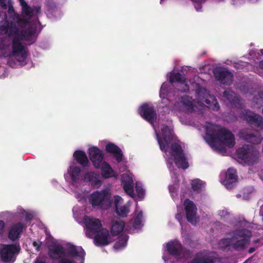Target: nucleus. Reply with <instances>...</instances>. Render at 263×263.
<instances>
[{"instance_id": "61", "label": "nucleus", "mask_w": 263, "mask_h": 263, "mask_svg": "<svg viewBox=\"0 0 263 263\" xmlns=\"http://www.w3.org/2000/svg\"><path fill=\"white\" fill-rule=\"evenodd\" d=\"M262 53H263V52H262Z\"/></svg>"}, {"instance_id": "12", "label": "nucleus", "mask_w": 263, "mask_h": 263, "mask_svg": "<svg viewBox=\"0 0 263 263\" xmlns=\"http://www.w3.org/2000/svg\"><path fill=\"white\" fill-rule=\"evenodd\" d=\"M139 111L141 116L151 124H153L157 119V113L154 107L147 103L142 105Z\"/></svg>"}, {"instance_id": "56", "label": "nucleus", "mask_w": 263, "mask_h": 263, "mask_svg": "<svg viewBox=\"0 0 263 263\" xmlns=\"http://www.w3.org/2000/svg\"><path fill=\"white\" fill-rule=\"evenodd\" d=\"M202 90V88H199L197 90V93L198 94H199L200 92V91Z\"/></svg>"}, {"instance_id": "19", "label": "nucleus", "mask_w": 263, "mask_h": 263, "mask_svg": "<svg viewBox=\"0 0 263 263\" xmlns=\"http://www.w3.org/2000/svg\"><path fill=\"white\" fill-rule=\"evenodd\" d=\"M105 149L107 153L113 155L117 162L120 163L122 161L123 154L118 146L112 143H108L106 145Z\"/></svg>"}, {"instance_id": "27", "label": "nucleus", "mask_w": 263, "mask_h": 263, "mask_svg": "<svg viewBox=\"0 0 263 263\" xmlns=\"http://www.w3.org/2000/svg\"><path fill=\"white\" fill-rule=\"evenodd\" d=\"M73 157L83 167H86L88 165L89 160L86 153L84 151L81 150L76 151L73 153Z\"/></svg>"}, {"instance_id": "20", "label": "nucleus", "mask_w": 263, "mask_h": 263, "mask_svg": "<svg viewBox=\"0 0 263 263\" xmlns=\"http://www.w3.org/2000/svg\"><path fill=\"white\" fill-rule=\"evenodd\" d=\"M166 248L168 253L176 257H179L183 252L182 245L177 240L168 242L167 243Z\"/></svg>"}, {"instance_id": "41", "label": "nucleus", "mask_w": 263, "mask_h": 263, "mask_svg": "<svg viewBox=\"0 0 263 263\" xmlns=\"http://www.w3.org/2000/svg\"><path fill=\"white\" fill-rule=\"evenodd\" d=\"M135 188L138 197L140 198H143L145 195V191L142 186L136 184Z\"/></svg>"}, {"instance_id": "3", "label": "nucleus", "mask_w": 263, "mask_h": 263, "mask_svg": "<svg viewBox=\"0 0 263 263\" xmlns=\"http://www.w3.org/2000/svg\"><path fill=\"white\" fill-rule=\"evenodd\" d=\"M236 156L243 165L251 166L258 162L260 153L255 146L245 144L237 149Z\"/></svg>"}, {"instance_id": "13", "label": "nucleus", "mask_w": 263, "mask_h": 263, "mask_svg": "<svg viewBox=\"0 0 263 263\" xmlns=\"http://www.w3.org/2000/svg\"><path fill=\"white\" fill-rule=\"evenodd\" d=\"M22 8V13L25 19L29 21L41 13L40 6L30 7L25 0H18Z\"/></svg>"}, {"instance_id": "51", "label": "nucleus", "mask_w": 263, "mask_h": 263, "mask_svg": "<svg viewBox=\"0 0 263 263\" xmlns=\"http://www.w3.org/2000/svg\"><path fill=\"white\" fill-rule=\"evenodd\" d=\"M176 219L181 224L182 222V215L180 213H178L176 215Z\"/></svg>"}, {"instance_id": "21", "label": "nucleus", "mask_w": 263, "mask_h": 263, "mask_svg": "<svg viewBox=\"0 0 263 263\" xmlns=\"http://www.w3.org/2000/svg\"><path fill=\"white\" fill-rule=\"evenodd\" d=\"M48 255L53 260L59 259L65 256L64 248L59 245H55L48 248Z\"/></svg>"}, {"instance_id": "22", "label": "nucleus", "mask_w": 263, "mask_h": 263, "mask_svg": "<svg viewBox=\"0 0 263 263\" xmlns=\"http://www.w3.org/2000/svg\"><path fill=\"white\" fill-rule=\"evenodd\" d=\"M238 179L236 170L233 168L228 169L226 174V178L224 180V185L227 189L233 188V183H235Z\"/></svg>"}, {"instance_id": "42", "label": "nucleus", "mask_w": 263, "mask_h": 263, "mask_svg": "<svg viewBox=\"0 0 263 263\" xmlns=\"http://www.w3.org/2000/svg\"><path fill=\"white\" fill-rule=\"evenodd\" d=\"M17 54V60L20 62H24L27 57V50L22 51Z\"/></svg>"}, {"instance_id": "29", "label": "nucleus", "mask_w": 263, "mask_h": 263, "mask_svg": "<svg viewBox=\"0 0 263 263\" xmlns=\"http://www.w3.org/2000/svg\"><path fill=\"white\" fill-rule=\"evenodd\" d=\"M14 38L12 40V52L15 54L26 50V48L22 44L21 41H23L16 35H12Z\"/></svg>"}, {"instance_id": "28", "label": "nucleus", "mask_w": 263, "mask_h": 263, "mask_svg": "<svg viewBox=\"0 0 263 263\" xmlns=\"http://www.w3.org/2000/svg\"><path fill=\"white\" fill-rule=\"evenodd\" d=\"M174 163L178 168L185 170L189 167L188 159L184 153L174 158Z\"/></svg>"}, {"instance_id": "25", "label": "nucleus", "mask_w": 263, "mask_h": 263, "mask_svg": "<svg viewBox=\"0 0 263 263\" xmlns=\"http://www.w3.org/2000/svg\"><path fill=\"white\" fill-rule=\"evenodd\" d=\"M84 179L90 183L91 185L99 187L102 184L100 180V175L94 172H88L84 175Z\"/></svg>"}, {"instance_id": "24", "label": "nucleus", "mask_w": 263, "mask_h": 263, "mask_svg": "<svg viewBox=\"0 0 263 263\" xmlns=\"http://www.w3.org/2000/svg\"><path fill=\"white\" fill-rule=\"evenodd\" d=\"M67 253L71 257H79L82 262H84L85 252L81 247L71 245L67 249Z\"/></svg>"}, {"instance_id": "49", "label": "nucleus", "mask_w": 263, "mask_h": 263, "mask_svg": "<svg viewBox=\"0 0 263 263\" xmlns=\"http://www.w3.org/2000/svg\"><path fill=\"white\" fill-rule=\"evenodd\" d=\"M0 5L4 9H7V6L6 4V0H0Z\"/></svg>"}, {"instance_id": "48", "label": "nucleus", "mask_w": 263, "mask_h": 263, "mask_svg": "<svg viewBox=\"0 0 263 263\" xmlns=\"http://www.w3.org/2000/svg\"><path fill=\"white\" fill-rule=\"evenodd\" d=\"M5 226V223L3 220H0V236H1L4 232V229Z\"/></svg>"}, {"instance_id": "17", "label": "nucleus", "mask_w": 263, "mask_h": 263, "mask_svg": "<svg viewBox=\"0 0 263 263\" xmlns=\"http://www.w3.org/2000/svg\"><path fill=\"white\" fill-rule=\"evenodd\" d=\"M241 139L253 144H258L261 143L262 138L259 133H248L245 131L239 133Z\"/></svg>"}, {"instance_id": "7", "label": "nucleus", "mask_w": 263, "mask_h": 263, "mask_svg": "<svg viewBox=\"0 0 263 263\" xmlns=\"http://www.w3.org/2000/svg\"><path fill=\"white\" fill-rule=\"evenodd\" d=\"M84 221L85 226V234L89 238H92L96 233L103 228L100 220L98 218L85 216Z\"/></svg>"}, {"instance_id": "35", "label": "nucleus", "mask_w": 263, "mask_h": 263, "mask_svg": "<svg viewBox=\"0 0 263 263\" xmlns=\"http://www.w3.org/2000/svg\"><path fill=\"white\" fill-rule=\"evenodd\" d=\"M182 102L188 111H192L194 110V106L192 97L187 96L182 97Z\"/></svg>"}, {"instance_id": "53", "label": "nucleus", "mask_w": 263, "mask_h": 263, "mask_svg": "<svg viewBox=\"0 0 263 263\" xmlns=\"http://www.w3.org/2000/svg\"><path fill=\"white\" fill-rule=\"evenodd\" d=\"M258 66L259 68L263 70V60L259 62Z\"/></svg>"}, {"instance_id": "59", "label": "nucleus", "mask_w": 263, "mask_h": 263, "mask_svg": "<svg viewBox=\"0 0 263 263\" xmlns=\"http://www.w3.org/2000/svg\"><path fill=\"white\" fill-rule=\"evenodd\" d=\"M193 2H196V0H192Z\"/></svg>"}, {"instance_id": "37", "label": "nucleus", "mask_w": 263, "mask_h": 263, "mask_svg": "<svg viewBox=\"0 0 263 263\" xmlns=\"http://www.w3.org/2000/svg\"><path fill=\"white\" fill-rule=\"evenodd\" d=\"M143 217V214L142 211H140L137 214L133 223V226L135 229H138L140 227L142 223V218Z\"/></svg>"}, {"instance_id": "43", "label": "nucleus", "mask_w": 263, "mask_h": 263, "mask_svg": "<svg viewBox=\"0 0 263 263\" xmlns=\"http://www.w3.org/2000/svg\"><path fill=\"white\" fill-rule=\"evenodd\" d=\"M257 104H261L263 102V91H260L255 96L253 99Z\"/></svg>"}, {"instance_id": "52", "label": "nucleus", "mask_w": 263, "mask_h": 263, "mask_svg": "<svg viewBox=\"0 0 263 263\" xmlns=\"http://www.w3.org/2000/svg\"><path fill=\"white\" fill-rule=\"evenodd\" d=\"M219 214L221 216H225V215L228 214V213L227 211L222 210V211H219Z\"/></svg>"}, {"instance_id": "30", "label": "nucleus", "mask_w": 263, "mask_h": 263, "mask_svg": "<svg viewBox=\"0 0 263 263\" xmlns=\"http://www.w3.org/2000/svg\"><path fill=\"white\" fill-rule=\"evenodd\" d=\"M125 223L123 221H113L110 232L113 236H116L123 231Z\"/></svg>"}, {"instance_id": "14", "label": "nucleus", "mask_w": 263, "mask_h": 263, "mask_svg": "<svg viewBox=\"0 0 263 263\" xmlns=\"http://www.w3.org/2000/svg\"><path fill=\"white\" fill-rule=\"evenodd\" d=\"M92 238L93 243L97 247L106 246L111 242L109 231L104 228L96 233Z\"/></svg>"}, {"instance_id": "39", "label": "nucleus", "mask_w": 263, "mask_h": 263, "mask_svg": "<svg viewBox=\"0 0 263 263\" xmlns=\"http://www.w3.org/2000/svg\"><path fill=\"white\" fill-rule=\"evenodd\" d=\"M81 172V169L78 166H74L71 171V179L75 181L78 179L79 176Z\"/></svg>"}, {"instance_id": "8", "label": "nucleus", "mask_w": 263, "mask_h": 263, "mask_svg": "<svg viewBox=\"0 0 263 263\" xmlns=\"http://www.w3.org/2000/svg\"><path fill=\"white\" fill-rule=\"evenodd\" d=\"M161 130L162 138H160L158 135H157V140L161 150L166 153L168 151L171 142L173 140L174 133L173 130L165 125H163Z\"/></svg>"}, {"instance_id": "4", "label": "nucleus", "mask_w": 263, "mask_h": 263, "mask_svg": "<svg viewBox=\"0 0 263 263\" xmlns=\"http://www.w3.org/2000/svg\"><path fill=\"white\" fill-rule=\"evenodd\" d=\"M89 201L93 208L107 209L111 204L108 192L103 190L101 191H95L89 197Z\"/></svg>"}, {"instance_id": "46", "label": "nucleus", "mask_w": 263, "mask_h": 263, "mask_svg": "<svg viewBox=\"0 0 263 263\" xmlns=\"http://www.w3.org/2000/svg\"><path fill=\"white\" fill-rule=\"evenodd\" d=\"M121 200L122 198L119 196H116L115 197L114 204L115 205V210H117V209L119 208V203Z\"/></svg>"}, {"instance_id": "38", "label": "nucleus", "mask_w": 263, "mask_h": 263, "mask_svg": "<svg viewBox=\"0 0 263 263\" xmlns=\"http://www.w3.org/2000/svg\"><path fill=\"white\" fill-rule=\"evenodd\" d=\"M115 210L117 214L122 217H126L129 212V209L126 205L122 206Z\"/></svg>"}, {"instance_id": "11", "label": "nucleus", "mask_w": 263, "mask_h": 263, "mask_svg": "<svg viewBox=\"0 0 263 263\" xmlns=\"http://www.w3.org/2000/svg\"><path fill=\"white\" fill-rule=\"evenodd\" d=\"M184 210L187 220L192 225H196L199 222L197 217V208L194 203L189 199L184 201Z\"/></svg>"}, {"instance_id": "58", "label": "nucleus", "mask_w": 263, "mask_h": 263, "mask_svg": "<svg viewBox=\"0 0 263 263\" xmlns=\"http://www.w3.org/2000/svg\"><path fill=\"white\" fill-rule=\"evenodd\" d=\"M39 263H45V262H44V261H41V262H40Z\"/></svg>"}, {"instance_id": "57", "label": "nucleus", "mask_w": 263, "mask_h": 263, "mask_svg": "<svg viewBox=\"0 0 263 263\" xmlns=\"http://www.w3.org/2000/svg\"><path fill=\"white\" fill-rule=\"evenodd\" d=\"M185 252H186L187 254H190V251H189V250H186V251H185Z\"/></svg>"}, {"instance_id": "6", "label": "nucleus", "mask_w": 263, "mask_h": 263, "mask_svg": "<svg viewBox=\"0 0 263 263\" xmlns=\"http://www.w3.org/2000/svg\"><path fill=\"white\" fill-rule=\"evenodd\" d=\"M251 231L246 229H241L234 231L233 238L238 239L232 243L231 246L235 250H242L250 242L252 237Z\"/></svg>"}, {"instance_id": "15", "label": "nucleus", "mask_w": 263, "mask_h": 263, "mask_svg": "<svg viewBox=\"0 0 263 263\" xmlns=\"http://www.w3.org/2000/svg\"><path fill=\"white\" fill-rule=\"evenodd\" d=\"M88 154L90 160L95 167L100 168L103 159V155L101 151L97 147H92L89 149Z\"/></svg>"}, {"instance_id": "26", "label": "nucleus", "mask_w": 263, "mask_h": 263, "mask_svg": "<svg viewBox=\"0 0 263 263\" xmlns=\"http://www.w3.org/2000/svg\"><path fill=\"white\" fill-rule=\"evenodd\" d=\"M101 164V173L103 178L107 179L116 177V173L108 163L103 161Z\"/></svg>"}, {"instance_id": "44", "label": "nucleus", "mask_w": 263, "mask_h": 263, "mask_svg": "<svg viewBox=\"0 0 263 263\" xmlns=\"http://www.w3.org/2000/svg\"><path fill=\"white\" fill-rule=\"evenodd\" d=\"M7 8H8V13H9V14H10L11 16H12L13 15H15L16 13L14 11L11 0H8V5H7Z\"/></svg>"}, {"instance_id": "40", "label": "nucleus", "mask_w": 263, "mask_h": 263, "mask_svg": "<svg viewBox=\"0 0 263 263\" xmlns=\"http://www.w3.org/2000/svg\"><path fill=\"white\" fill-rule=\"evenodd\" d=\"M203 182L199 179H195L192 181V187L194 191L200 190Z\"/></svg>"}, {"instance_id": "18", "label": "nucleus", "mask_w": 263, "mask_h": 263, "mask_svg": "<svg viewBox=\"0 0 263 263\" xmlns=\"http://www.w3.org/2000/svg\"><path fill=\"white\" fill-rule=\"evenodd\" d=\"M24 228V224L21 222L12 224L9 230L8 238L13 241L18 239Z\"/></svg>"}, {"instance_id": "23", "label": "nucleus", "mask_w": 263, "mask_h": 263, "mask_svg": "<svg viewBox=\"0 0 263 263\" xmlns=\"http://www.w3.org/2000/svg\"><path fill=\"white\" fill-rule=\"evenodd\" d=\"M121 179L124 191L130 197H133L134 193L132 179L128 175L123 174Z\"/></svg>"}, {"instance_id": "1", "label": "nucleus", "mask_w": 263, "mask_h": 263, "mask_svg": "<svg viewBox=\"0 0 263 263\" xmlns=\"http://www.w3.org/2000/svg\"><path fill=\"white\" fill-rule=\"evenodd\" d=\"M37 23L30 22L24 18H17L16 24L5 21L0 25V34L8 36L16 35L23 41L32 44L36 40Z\"/></svg>"}, {"instance_id": "32", "label": "nucleus", "mask_w": 263, "mask_h": 263, "mask_svg": "<svg viewBox=\"0 0 263 263\" xmlns=\"http://www.w3.org/2000/svg\"><path fill=\"white\" fill-rule=\"evenodd\" d=\"M204 102L208 108L213 110L217 111L220 108L216 99L213 96H210L209 98L206 99Z\"/></svg>"}, {"instance_id": "34", "label": "nucleus", "mask_w": 263, "mask_h": 263, "mask_svg": "<svg viewBox=\"0 0 263 263\" xmlns=\"http://www.w3.org/2000/svg\"><path fill=\"white\" fill-rule=\"evenodd\" d=\"M170 81L171 83L176 82L183 83L185 81V79L180 72L173 73L170 75Z\"/></svg>"}, {"instance_id": "54", "label": "nucleus", "mask_w": 263, "mask_h": 263, "mask_svg": "<svg viewBox=\"0 0 263 263\" xmlns=\"http://www.w3.org/2000/svg\"><path fill=\"white\" fill-rule=\"evenodd\" d=\"M255 251V249L254 248H250L249 249V253H252L253 252H254V251Z\"/></svg>"}, {"instance_id": "47", "label": "nucleus", "mask_w": 263, "mask_h": 263, "mask_svg": "<svg viewBox=\"0 0 263 263\" xmlns=\"http://www.w3.org/2000/svg\"><path fill=\"white\" fill-rule=\"evenodd\" d=\"M58 263H74V262L65 257H62L59 260Z\"/></svg>"}, {"instance_id": "10", "label": "nucleus", "mask_w": 263, "mask_h": 263, "mask_svg": "<svg viewBox=\"0 0 263 263\" xmlns=\"http://www.w3.org/2000/svg\"><path fill=\"white\" fill-rule=\"evenodd\" d=\"M215 79L221 84L230 85L233 81V74L226 68L218 67L213 70Z\"/></svg>"}, {"instance_id": "50", "label": "nucleus", "mask_w": 263, "mask_h": 263, "mask_svg": "<svg viewBox=\"0 0 263 263\" xmlns=\"http://www.w3.org/2000/svg\"><path fill=\"white\" fill-rule=\"evenodd\" d=\"M33 216L32 214L27 213L25 215V220L26 221L31 220L32 219Z\"/></svg>"}, {"instance_id": "60", "label": "nucleus", "mask_w": 263, "mask_h": 263, "mask_svg": "<svg viewBox=\"0 0 263 263\" xmlns=\"http://www.w3.org/2000/svg\"><path fill=\"white\" fill-rule=\"evenodd\" d=\"M162 0H161V2H160V3H162Z\"/></svg>"}, {"instance_id": "9", "label": "nucleus", "mask_w": 263, "mask_h": 263, "mask_svg": "<svg viewBox=\"0 0 263 263\" xmlns=\"http://www.w3.org/2000/svg\"><path fill=\"white\" fill-rule=\"evenodd\" d=\"M241 118L245 120L252 127L263 129V118L249 109L242 111Z\"/></svg>"}, {"instance_id": "5", "label": "nucleus", "mask_w": 263, "mask_h": 263, "mask_svg": "<svg viewBox=\"0 0 263 263\" xmlns=\"http://www.w3.org/2000/svg\"><path fill=\"white\" fill-rule=\"evenodd\" d=\"M21 247L19 243L2 245L0 249L1 260L6 263H13L20 253Z\"/></svg>"}, {"instance_id": "55", "label": "nucleus", "mask_w": 263, "mask_h": 263, "mask_svg": "<svg viewBox=\"0 0 263 263\" xmlns=\"http://www.w3.org/2000/svg\"><path fill=\"white\" fill-rule=\"evenodd\" d=\"M224 241H226L227 242V246L229 245L230 241L228 239H225L224 240Z\"/></svg>"}, {"instance_id": "33", "label": "nucleus", "mask_w": 263, "mask_h": 263, "mask_svg": "<svg viewBox=\"0 0 263 263\" xmlns=\"http://www.w3.org/2000/svg\"><path fill=\"white\" fill-rule=\"evenodd\" d=\"M128 239V235L122 234L118 237V241L115 243L114 248L118 250L124 247L126 245Z\"/></svg>"}, {"instance_id": "36", "label": "nucleus", "mask_w": 263, "mask_h": 263, "mask_svg": "<svg viewBox=\"0 0 263 263\" xmlns=\"http://www.w3.org/2000/svg\"><path fill=\"white\" fill-rule=\"evenodd\" d=\"M194 263H215V261L210 257H196L193 259Z\"/></svg>"}, {"instance_id": "2", "label": "nucleus", "mask_w": 263, "mask_h": 263, "mask_svg": "<svg viewBox=\"0 0 263 263\" xmlns=\"http://www.w3.org/2000/svg\"><path fill=\"white\" fill-rule=\"evenodd\" d=\"M205 138L206 141L212 144L215 143L217 140L229 148L233 147L235 144L234 134L225 127L214 125L208 127Z\"/></svg>"}, {"instance_id": "45", "label": "nucleus", "mask_w": 263, "mask_h": 263, "mask_svg": "<svg viewBox=\"0 0 263 263\" xmlns=\"http://www.w3.org/2000/svg\"><path fill=\"white\" fill-rule=\"evenodd\" d=\"M33 246L35 248L36 251H40L41 246H42V242L37 240L33 242Z\"/></svg>"}, {"instance_id": "16", "label": "nucleus", "mask_w": 263, "mask_h": 263, "mask_svg": "<svg viewBox=\"0 0 263 263\" xmlns=\"http://www.w3.org/2000/svg\"><path fill=\"white\" fill-rule=\"evenodd\" d=\"M223 96L231 104L235 107L238 108H242V103L240 97L230 89L224 90L223 92Z\"/></svg>"}, {"instance_id": "31", "label": "nucleus", "mask_w": 263, "mask_h": 263, "mask_svg": "<svg viewBox=\"0 0 263 263\" xmlns=\"http://www.w3.org/2000/svg\"><path fill=\"white\" fill-rule=\"evenodd\" d=\"M184 153L181 146L176 143L173 142L170 146V154L174 158Z\"/></svg>"}]
</instances>
